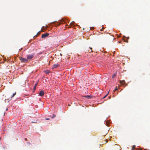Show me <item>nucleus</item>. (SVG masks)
<instances>
[{
	"mask_svg": "<svg viewBox=\"0 0 150 150\" xmlns=\"http://www.w3.org/2000/svg\"><path fill=\"white\" fill-rule=\"evenodd\" d=\"M84 97L87 98L88 99H89L91 98V97L87 95L86 96H84Z\"/></svg>",
	"mask_w": 150,
	"mask_h": 150,
	"instance_id": "nucleus-8",
	"label": "nucleus"
},
{
	"mask_svg": "<svg viewBox=\"0 0 150 150\" xmlns=\"http://www.w3.org/2000/svg\"><path fill=\"white\" fill-rule=\"evenodd\" d=\"M19 58L22 62L27 63L28 62L27 59H25L21 57H19Z\"/></svg>",
	"mask_w": 150,
	"mask_h": 150,
	"instance_id": "nucleus-1",
	"label": "nucleus"
},
{
	"mask_svg": "<svg viewBox=\"0 0 150 150\" xmlns=\"http://www.w3.org/2000/svg\"><path fill=\"white\" fill-rule=\"evenodd\" d=\"M119 42V43H121V42H120V41H119V42Z\"/></svg>",
	"mask_w": 150,
	"mask_h": 150,
	"instance_id": "nucleus-26",
	"label": "nucleus"
},
{
	"mask_svg": "<svg viewBox=\"0 0 150 150\" xmlns=\"http://www.w3.org/2000/svg\"><path fill=\"white\" fill-rule=\"evenodd\" d=\"M117 74L116 72H115V73H114L112 76V78H114L116 76Z\"/></svg>",
	"mask_w": 150,
	"mask_h": 150,
	"instance_id": "nucleus-11",
	"label": "nucleus"
},
{
	"mask_svg": "<svg viewBox=\"0 0 150 150\" xmlns=\"http://www.w3.org/2000/svg\"><path fill=\"white\" fill-rule=\"evenodd\" d=\"M60 55L61 56H62V54L61 53L60 54Z\"/></svg>",
	"mask_w": 150,
	"mask_h": 150,
	"instance_id": "nucleus-25",
	"label": "nucleus"
},
{
	"mask_svg": "<svg viewBox=\"0 0 150 150\" xmlns=\"http://www.w3.org/2000/svg\"><path fill=\"white\" fill-rule=\"evenodd\" d=\"M49 35V33H44V34L42 35L41 38H45L47 37V36H48Z\"/></svg>",
	"mask_w": 150,
	"mask_h": 150,
	"instance_id": "nucleus-3",
	"label": "nucleus"
},
{
	"mask_svg": "<svg viewBox=\"0 0 150 150\" xmlns=\"http://www.w3.org/2000/svg\"><path fill=\"white\" fill-rule=\"evenodd\" d=\"M89 48H90V50H92V48L91 47H90Z\"/></svg>",
	"mask_w": 150,
	"mask_h": 150,
	"instance_id": "nucleus-24",
	"label": "nucleus"
},
{
	"mask_svg": "<svg viewBox=\"0 0 150 150\" xmlns=\"http://www.w3.org/2000/svg\"><path fill=\"white\" fill-rule=\"evenodd\" d=\"M16 94V92H15L14 93H13V94L11 98H12L13 97L15 96V95Z\"/></svg>",
	"mask_w": 150,
	"mask_h": 150,
	"instance_id": "nucleus-16",
	"label": "nucleus"
},
{
	"mask_svg": "<svg viewBox=\"0 0 150 150\" xmlns=\"http://www.w3.org/2000/svg\"><path fill=\"white\" fill-rule=\"evenodd\" d=\"M55 116H56V115H55L53 114L52 117V118H54L55 117Z\"/></svg>",
	"mask_w": 150,
	"mask_h": 150,
	"instance_id": "nucleus-18",
	"label": "nucleus"
},
{
	"mask_svg": "<svg viewBox=\"0 0 150 150\" xmlns=\"http://www.w3.org/2000/svg\"><path fill=\"white\" fill-rule=\"evenodd\" d=\"M124 37L125 38V36L123 37V40L125 42L128 43V40H125L124 38Z\"/></svg>",
	"mask_w": 150,
	"mask_h": 150,
	"instance_id": "nucleus-9",
	"label": "nucleus"
},
{
	"mask_svg": "<svg viewBox=\"0 0 150 150\" xmlns=\"http://www.w3.org/2000/svg\"><path fill=\"white\" fill-rule=\"evenodd\" d=\"M37 85H38V83H36L35 84V86H34V89H35V88L37 86Z\"/></svg>",
	"mask_w": 150,
	"mask_h": 150,
	"instance_id": "nucleus-14",
	"label": "nucleus"
},
{
	"mask_svg": "<svg viewBox=\"0 0 150 150\" xmlns=\"http://www.w3.org/2000/svg\"><path fill=\"white\" fill-rule=\"evenodd\" d=\"M53 23H54V24L55 25H56L57 24H55V23H56V22H54Z\"/></svg>",
	"mask_w": 150,
	"mask_h": 150,
	"instance_id": "nucleus-21",
	"label": "nucleus"
},
{
	"mask_svg": "<svg viewBox=\"0 0 150 150\" xmlns=\"http://www.w3.org/2000/svg\"><path fill=\"white\" fill-rule=\"evenodd\" d=\"M46 119L47 120H49L50 119L49 118H46Z\"/></svg>",
	"mask_w": 150,
	"mask_h": 150,
	"instance_id": "nucleus-20",
	"label": "nucleus"
},
{
	"mask_svg": "<svg viewBox=\"0 0 150 150\" xmlns=\"http://www.w3.org/2000/svg\"><path fill=\"white\" fill-rule=\"evenodd\" d=\"M93 51L92 50H91V52H92Z\"/></svg>",
	"mask_w": 150,
	"mask_h": 150,
	"instance_id": "nucleus-28",
	"label": "nucleus"
},
{
	"mask_svg": "<svg viewBox=\"0 0 150 150\" xmlns=\"http://www.w3.org/2000/svg\"><path fill=\"white\" fill-rule=\"evenodd\" d=\"M118 89V88H117V87H116L113 90L114 92H115V91H117Z\"/></svg>",
	"mask_w": 150,
	"mask_h": 150,
	"instance_id": "nucleus-13",
	"label": "nucleus"
},
{
	"mask_svg": "<svg viewBox=\"0 0 150 150\" xmlns=\"http://www.w3.org/2000/svg\"><path fill=\"white\" fill-rule=\"evenodd\" d=\"M34 56V54H29L27 56V59H31Z\"/></svg>",
	"mask_w": 150,
	"mask_h": 150,
	"instance_id": "nucleus-2",
	"label": "nucleus"
},
{
	"mask_svg": "<svg viewBox=\"0 0 150 150\" xmlns=\"http://www.w3.org/2000/svg\"><path fill=\"white\" fill-rule=\"evenodd\" d=\"M109 91H108V93H107V94L106 95H105L103 98H105L108 95V94H109Z\"/></svg>",
	"mask_w": 150,
	"mask_h": 150,
	"instance_id": "nucleus-15",
	"label": "nucleus"
},
{
	"mask_svg": "<svg viewBox=\"0 0 150 150\" xmlns=\"http://www.w3.org/2000/svg\"><path fill=\"white\" fill-rule=\"evenodd\" d=\"M127 40H128L129 39V37H127Z\"/></svg>",
	"mask_w": 150,
	"mask_h": 150,
	"instance_id": "nucleus-23",
	"label": "nucleus"
},
{
	"mask_svg": "<svg viewBox=\"0 0 150 150\" xmlns=\"http://www.w3.org/2000/svg\"><path fill=\"white\" fill-rule=\"evenodd\" d=\"M75 24V22L74 21L70 23V25L71 26L74 25Z\"/></svg>",
	"mask_w": 150,
	"mask_h": 150,
	"instance_id": "nucleus-10",
	"label": "nucleus"
},
{
	"mask_svg": "<svg viewBox=\"0 0 150 150\" xmlns=\"http://www.w3.org/2000/svg\"><path fill=\"white\" fill-rule=\"evenodd\" d=\"M40 31H39V32H38L37 33V35H39L40 34Z\"/></svg>",
	"mask_w": 150,
	"mask_h": 150,
	"instance_id": "nucleus-19",
	"label": "nucleus"
},
{
	"mask_svg": "<svg viewBox=\"0 0 150 150\" xmlns=\"http://www.w3.org/2000/svg\"><path fill=\"white\" fill-rule=\"evenodd\" d=\"M39 94L40 96H43L44 95V92L43 91H40Z\"/></svg>",
	"mask_w": 150,
	"mask_h": 150,
	"instance_id": "nucleus-5",
	"label": "nucleus"
},
{
	"mask_svg": "<svg viewBox=\"0 0 150 150\" xmlns=\"http://www.w3.org/2000/svg\"><path fill=\"white\" fill-rule=\"evenodd\" d=\"M110 98H111V97H110H110H109V99H110Z\"/></svg>",
	"mask_w": 150,
	"mask_h": 150,
	"instance_id": "nucleus-27",
	"label": "nucleus"
},
{
	"mask_svg": "<svg viewBox=\"0 0 150 150\" xmlns=\"http://www.w3.org/2000/svg\"><path fill=\"white\" fill-rule=\"evenodd\" d=\"M45 73L46 74H48L50 72V71L48 70H46L44 71Z\"/></svg>",
	"mask_w": 150,
	"mask_h": 150,
	"instance_id": "nucleus-7",
	"label": "nucleus"
},
{
	"mask_svg": "<svg viewBox=\"0 0 150 150\" xmlns=\"http://www.w3.org/2000/svg\"><path fill=\"white\" fill-rule=\"evenodd\" d=\"M120 83L121 85H125V86H126L127 85V84H126L124 80L120 81Z\"/></svg>",
	"mask_w": 150,
	"mask_h": 150,
	"instance_id": "nucleus-4",
	"label": "nucleus"
},
{
	"mask_svg": "<svg viewBox=\"0 0 150 150\" xmlns=\"http://www.w3.org/2000/svg\"><path fill=\"white\" fill-rule=\"evenodd\" d=\"M135 145H133L132 147V150H133L135 148Z\"/></svg>",
	"mask_w": 150,
	"mask_h": 150,
	"instance_id": "nucleus-17",
	"label": "nucleus"
},
{
	"mask_svg": "<svg viewBox=\"0 0 150 150\" xmlns=\"http://www.w3.org/2000/svg\"><path fill=\"white\" fill-rule=\"evenodd\" d=\"M63 21H64L63 20H62V21L59 22V24H58L57 25H59L60 24H62L63 23H62V22Z\"/></svg>",
	"mask_w": 150,
	"mask_h": 150,
	"instance_id": "nucleus-12",
	"label": "nucleus"
},
{
	"mask_svg": "<svg viewBox=\"0 0 150 150\" xmlns=\"http://www.w3.org/2000/svg\"><path fill=\"white\" fill-rule=\"evenodd\" d=\"M59 66V65L58 64H54L53 67L52 68V69L54 68H56Z\"/></svg>",
	"mask_w": 150,
	"mask_h": 150,
	"instance_id": "nucleus-6",
	"label": "nucleus"
},
{
	"mask_svg": "<svg viewBox=\"0 0 150 150\" xmlns=\"http://www.w3.org/2000/svg\"><path fill=\"white\" fill-rule=\"evenodd\" d=\"M103 29V28H102V29H101L100 31H102Z\"/></svg>",
	"mask_w": 150,
	"mask_h": 150,
	"instance_id": "nucleus-22",
	"label": "nucleus"
}]
</instances>
